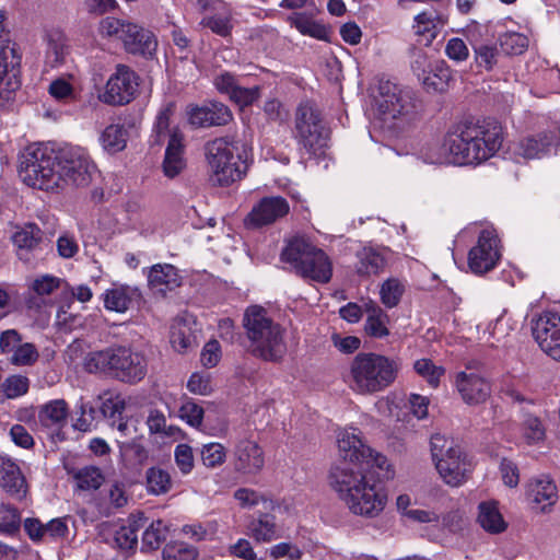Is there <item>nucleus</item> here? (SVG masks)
Instances as JSON below:
<instances>
[{"mask_svg": "<svg viewBox=\"0 0 560 560\" xmlns=\"http://www.w3.org/2000/svg\"><path fill=\"white\" fill-rule=\"evenodd\" d=\"M502 141V127L497 120L465 119L448 129L442 150L448 163L479 164L493 156L501 148Z\"/></svg>", "mask_w": 560, "mask_h": 560, "instance_id": "obj_1", "label": "nucleus"}, {"mask_svg": "<svg viewBox=\"0 0 560 560\" xmlns=\"http://www.w3.org/2000/svg\"><path fill=\"white\" fill-rule=\"evenodd\" d=\"M328 479L353 514L375 517L385 509L387 495L368 472L355 470L347 463H339L331 467Z\"/></svg>", "mask_w": 560, "mask_h": 560, "instance_id": "obj_2", "label": "nucleus"}, {"mask_svg": "<svg viewBox=\"0 0 560 560\" xmlns=\"http://www.w3.org/2000/svg\"><path fill=\"white\" fill-rule=\"evenodd\" d=\"M243 327L249 342V353L265 362L281 363L288 351L285 329L269 315L266 308L252 305L243 316Z\"/></svg>", "mask_w": 560, "mask_h": 560, "instance_id": "obj_3", "label": "nucleus"}, {"mask_svg": "<svg viewBox=\"0 0 560 560\" xmlns=\"http://www.w3.org/2000/svg\"><path fill=\"white\" fill-rule=\"evenodd\" d=\"M84 368L90 373H103L122 383L137 384L148 373V360L142 352L130 347L114 345L89 352Z\"/></svg>", "mask_w": 560, "mask_h": 560, "instance_id": "obj_4", "label": "nucleus"}, {"mask_svg": "<svg viewBox=\"0 0 560 560\" xmlns=\"http://www.w3.org/2000/svg\"><path fill=\"white\" fill-rule=\"evenodd\" d=\"M398 371L399 363L396 360L373 352H361L350 364L349 385L358 394H375L390 386Z\"/></svg>", "mask_w": 560, "mask_h": 560, "instance_id": "obj_5", "label": "nucleus"}, {"mask_svg": "<svg viewBox=\"0 0 560 560\" xmlns=\"http://www.w3.org/2000/svg\"><path fill=\"white\" fill-rule=\"evenodd\" d=\"M59 149L48 143L28 145L20 158L19 174L23 182L42 190L60 188Z\"/></svg>", "mask_w": 560, "mask_h": 560, "instance_id": "obj_6", "label": "nucleus"}, {"mask_svg": "<svg viewBox=\"0 0 560 560\" xmlns=\"http://www.w3.org/2000/svg\"><path fill=\"white\" fill-rule=\"evenodd\" d=\"M338 450L342 457L341 463L351 465L355 470L368 472L374 477L375 481L394 476L387 458L382 454H374L373 450L362 442L360 432L355 429L339 435Z\"/></svg>", "mask_w": 560, "mask_h": 560, "instance_id": "obj_7", "label": "nucleus"}, {"mask_svg": "<svg viewBox=\"0 0 560 560\" xmlns=\"http://www.w3.org/2000/svg\"><path fill=\"white\" fill-rule=\"evenodd\" d=\"M206 158L211 171V180L219 186H229L240 180L247 165L238 153L237 143L229 138H217L206 147Z\"/></svg>", "mask_w": 560, "mask_h": 560, "instance_id": "obj_8", "label": "nucleus"}, {"mask_svg": "<svg viewBox=\"0 0 560 560\" xmlns=\"http://www.w3.org/2000/svg\"><path fill=\"white\" fill-rule=\"evenodd\" d=\"M98 32L103 37L117 38L127 54L152 59L158 49L155 35L141 25L107 16L100 22Z\"/></svg>", "mask_w": 560, "mask_h": 560, "instance_id": "obj_9", "label": "nucleus"}, {"mask_svg": "<svg viewBox=\"0 0 560 560\" xmlns=\"http://www.w3.org/2000/svg\"><path fill=\"white\" fill-rule=\"evenodd\" d=\"M294 138L311 154H317L327 145L329 130L322 112L312 102L301 103L294 115Z\"/></svg>", "mask_w": 560, "mask_h": 560, "instance_id": "obj_10", "label": "nucleus"}, {"mask_svg": "<svg viewBox=\"0 0 560 560\" xmlns=\"http://www.w3.org/2000/svg\"><path fill=\"white\" fill-rule=\"evenodd\" d=\"M95 164L88 152L80 147H65L59 149L58 175L60 188L66 185L85 187L92 180Z\"/></svg>", "mask_w": 560, "mask_h": 560, "instance_id": "obj_11", "label": "nucleus"}, {"mask_svg": "<svg viewBox=\"0 0 560 560\" xmlns=\"http://www.w3.org/2000/svg\"><path fill=\"white\" fill-rule=\"evenodd\" d=\"M380 113L396 119L416 112L417 105L411 92L399 89L390 81H381L374 95Z\"/></svg>", "mask_w": 560, "mask_h": 560, "instance_id": "obj_12", "label": "nucleus"}, {"mask_svg": "<svg viewBox=\"0 0 560 560\" xmlns=\"http://www.w3.org/2000/svg\"><path fill=\"white\" fill-rule=\"evenodd\" d=\"M139 75L127 65L118 63L107 80L101 101L108 105H126L137 95Z\"/></svg>", "mask_w": 560, "mask_h": 560, "instance_id": "obj_13", "label": "nucleus"}, {"mask_svg": "<svg viewBox=\"0 0 560 560\" xmlns=\"http://www.w3.org/2000/svg\"><path fill=\"white\" fill-rule=\"evenodd\" d=\"M435 467L443 481L451 487H459L469 478L472 463L459 445L453 442L446 448L445 455L439 457Z\"/></svg>", "mask_w": 560, "mask_h": 560, "instance_id": "obj_14", "label": "nucleus"}, {"mask_svg": "<svg viewBox=\"0 0 560 560\" xmlns=\"http://www.w3.org/2000/svg\"><path fill=\"white\" fill-rule=\"evenodd\" d=\"M499 238L493 231L482 230L477 244L469 250L468 266L474 273L492 270L500 259Z\"/></svg>", "mask_w": 560, "mask_h": 560, "instance_id": "obj_15", "label": "nucleus"}, {"mask_svg": "<svg viewBox=\"0 0 560 560\" xmlns=\"http://www.w3.org/2000/svg\"><path fill=\"white\" fill-rule=\"evenodd\" d=\"M290 212L288 200L281 196L261 198L245 217L244 224L248 229H260L271 225Z\"/></svg>", "mask_w": 560, "mask_h": 560, "instance_id": "obj_16", "label": "nucleus"}, {"mask_svg": "<svg viewBox=\"0 0 560 560\" xmlns=\"http://www.w3.org/2000/svg\"><path fill=\"white\" fill-rule=\"evenodd\" d=\"M533 336L547 355L560 361V316L558 314L540 315L533 325Z\"/></svg>", "mask_w": 560, "mask_h": 560, "instance_id": "obj_17", "label": "nucleus"}, {"mask_svg": "<svg viewBox=\"0 0 560 560\" xmlns=\"http://www.w3.org/2000/svg\"><path fill=\"white\" fill-rule=\"evenodd\" d=\"M189 122L197 128L225 126L233 119L231 109L223 103L209 102L202 106L191 107L188 112Z\"/></svg>", "mask_w": 560, "mask_h": 560, "instance_id": "obj_18", "label": "nucleus"}, {"mask_svg": "<svg viewBox=\"0 0 560 560\" xmlns=\"http://www.w3.org/2000/svg\"><path fill=\"white\" fill-rule=\"evenodd\" d=\"M265 465L261 447L252 440L243 439L234 448V468L245 475L258 474Z\"/></svg>", "mask_w": 560, "mask_h": 560, "instance_id": "obj_19", "label": "nucleus"}, {"mask_svg": "<svg viewBox=\"0 0 560 560\" xmlns=\"http://www.w3.org/2000/svg\"><path fill=\"white\" fill-rule=\"evenodd\" d=\"M456 384L464 401L470 405L485 402L491 394L490 383L476 373L460 372Z\"/></svg>", "mask_w": 560, "mask_h": 560, "instance_id": "obj_20", "label": "nucleus"}, {"mask_svg": "<svg viewBox=\"0 0 560 560\" xmlns=\"http://www.w3.org/2000/svg\"><path fill=\"white\" fill-rule=\"evenodd\" d=\"M0 487L10 495L22 499L27 483L19 465L10 457L0 455Z\"/></svg>", "mask_w": 560, "mask_h": 560, "instance_id": "obj_21", "label": "nucleus"}, {"mask_svg": "<svg viewBox=\"0 0 560 560\" xmlns=\"http://www.w3.org/2000/svg\"><path fill=\"white\" fill-rule=\"evenodd\" d=\"M354 271L361 278L378 277L387 267V257L380 249L364 246L355 253Z\"/></svg>", "mask_w": 560, "mask_h": 560, "instance_id": "obj_22", "label": "nucleus"}, {"mask_svg": "<svg viewBox=\"0 0 560 560\" xmlns=\"http://www.w3.org/2000/svg\"><path fill=\"white\" fill-rule=\"evenodd\" d=\"M316 247L317 246L305 236H293L287 241L281 252V260L289 264L292 270L300 276V269L304 268L303 265Z\"/></svg>", "mask_w": 560, "mask_h": 560, "instance_id": "obj_23", "label": "nucleus"}, {"mask_svg": "<svg viewBox=\"0 0 560 560\" xmlns=\"http://www.w3.org/2000/svg\"><path fill=\"white\" fill-rule=\"evenodd\" d=\"M527 499L534 509L545 512L558 500V491L555 482L548 477L533 479L527 485Z\"/></svg>", "mask_w": 560, "mask_h": 560, "instance_id": "obj_24", "label": "nucleus"}, {"mask_svg": "<svg viewBox=\"0 0 560 560\" xmlns=\"http://www.w3.org/2000/svg\"><path fill=\"white\" fill-rule=\"evenodd\" d=\"M183 140L184 136L177 130L172 131L170 135L162 164L163 173L168 178H174L179 175L186 166Z\"/></svg>", "mask_w": 560, "mask_h": 560, "instance_id": "obj_25", "label": "nucleus"}, {"mask_svg": "<svg viewBox=\"0 0 560 560\" xmlns=\"http://www.w3.org/2000/svg\"><path fill=\"white\" fill-rule=\"evenodd\" d=\"M300 269V276L318 283H328L332 276V265L328 255L316 247L310 258Z\"/></svg>", "mask_w": 560, "mask_h": 560, "instance_id": "obj_26", "label": "nucleus"}, {"mask_svg": "<svg viewBox=\"0 0 560 560\" xmlns=\"http://www.w3.org/2000/svg\"><path fill=\"white\" fill-rule=\"evenodd\" d=\"M148 282L154 293L164 296L167 291H172L180 285V277L174 266L158 264L151 268L148 275Z\"/></svg>", "mask_w": 560, "mask_h": 560, "instance_id": "obj_27", "label": "nucleus"}, {"mask_svg": "<svg viewBox=\"0 0 560 560\" xmlns=\"http://www.w3.org/2000/svg\"><path fill=\"white\" fill-rule=\"evenodd\" d=\"M13 243L18 247V256L21 260L30 262L32 254L39 248L43 242V232L34 223L26 224L13 234Z\"/></svg>", "mask_w": 560, "mask_h": 560, "instance_id": "obj_28", "label": "nucleus"}, {"mask_svg": "<svg viewBox=\"0 0 560 560\" xmlns=\"http://www.w3.org/2000/svg\"><path fill=\"white\" fill-rule=\"evenodd\" d=\"M363 310L366 313L365 332L373 338H383L389 334L386 323L388 316L385 311L374 301L364 303Z\"/></svg>", "mask_w": 560, "mask_h": 560, "instance_id": "obj_29", "label": "nucleus"}, {"mask_svg": "<svg viewBox=\"0 0 560 560\" xmlns=\"http://www.w3.org/2000/svg\"><path fill=\"white\" fill-rule=\"evenodd\" d=\"M553 132H542L527 137L518 143L517 154L524 159H539L553 144Z\"/></svg>", "mask_w": 560, "mask_h": 560, "instance_id": "obj_30", "label": "nucleus"}, {"mask_svg": "<svg viewBox=\"0 0 560 560\" xmlns=\"http://www.w3.org/2000/svg\"><path fill=\"white\" fill-rule=\"evenodd\" d=\"M68 418V405L63 399H55L43 405L38 411L39 422L46 427H63Z\"/></svg>", "mask_w": 560, "mask_h": 560, "instance_id": "obj_31", "label": "nucleus"}, {"mask_svg": "<svg viewBox=\"0 0 560 560\" xmlns=\"http://www.w3.org/2000/svg\"><path fill=\"white\" fill-rule=\"evenodd\" d=\"M452 80V71L444 60H438L431 70L422 77V83L427 90L445 92Z\"/></svg>", "mask_w": 560, "mask_h": 560, "instance_id": "obj_32", "label": "nucleus"}, {"mask_svg": "<svg viewBox=\"0 0 560 560\" xmlns=\"http://www.w3.org/2000/svg\"><path fill=\"white\" fill-rule=\"evenodd\" d=\"M478 522L485 530L492 534H499L506 528V523L497 505L491 502L480 503Z\"/></svg>", "mask_w": 560, "mask_h": 560, "instance_id": "obj_33", "label": "nucleus"}, {"mask_svg": "<svg viewBox=\"0 0 560 560\" xmlns=\"http://www.w3.org/2000/svg\"><path fill=\"white\" fill-rule=\"evenodd\" d=\"M248 533L258 542H269L277 538L275 516L260 514L258 518H254L249 523Z\"/></svg>", "mask_w": 560, "mask_h": 560, "instance_id": "obj_34", "label": "nucleus"}, {"mask_svg": "<svg viewBox=\"0 0 560 560\" xmlns=\"http://www.w3.org/2000/svg\"><path fill=\"white\" fill-rule=\"evenodd\" d=\"M128 131L119 124L107 126L101 135V143L109 153L122 151L127 145Z\"/></svg>", "mask_w": 560, "mask_h": 560, "instance_id": "obj_35", "label": "nucleus"}, {"mask_svg": "<svg viewBox=\"0 0 560 560\" xmlns=\"http://www.w3.org/2000/svg\"><path fill=\"white\" fill-rule=\"evenodd\" d=\"M406 292V283L396 277L387 278L380 287V300L387 308L396 307Z\"/></svg>", "mask_w": 560, "mask_h": 560, "instance_id": "obj_36", "label": "nucleus"}, {"mask_svg": "<svg viewBox=\"0 0 560 560\" xmlns=\"http://www.w3.org/2000/svg\"><path fill=\"white\" fill-rule=\"evenodd\" d=\"M171 343L178 352H186L197 347V338L185 320H179L171 328Z\"/></svg>", "mask_w": 560, "mask_h": 560, "instance_id": "obj_37", "label": "nucleus"}, {"mask_svg": "<svg viewBox=\"0 0 560 560\" xmlns=\"http://www.w3.org/2000/svg\"><path fill=\"white\" fill-rule=\"evenodd\" d=\"M170 526L162 520L154 521L142 535V550H156L166 540Z\"/></svg>", "mask_w": 560, "mask_h": 560, "instance_id": "obj_38", "label": "nucleus"}, {"mask_svg": "<svg viewBox=\"0 0 560 560\" xmlns=\"http://www.w3.org/2000/svg\"><path fill=\"white\" fill-rule=\"evenodd\" d=\"M142 518L139 520H129L128 525L121 526L115 533L114 540L118 548L129 550L136 548L138 544V530L143 527V523H141Z\"/></svg>", "mask_w": 560, "mask_h": 560, "instance_id": "obj_39", "label": "nucleus"}, {"mask_svg": "<svg viewBox=\"0 0 560 560\" xmlns=\"http://www.w3.org/2000/svg\"><path fill=\"white\" fill-rule=\"evenodd\" d=\"M148 491L153 494H164L172 488V479L170 474L159 467H151L147 470Z\"/></svg>", "mask_w": 560, "mask_h": 560, "instance_id": "obj_40", "label": "nucleus"}, {"mask_svg": "<svg viewBox=\"0 0 560 560\" xmlns=\"http://www.w3.org/2000/svg\"><path fill=\"white\" fill-rule=\"evenodd\" d=\"M77 487L83 491L97 490L104 482V476L100 468L94 466L83 467L73 476Z\"/></svg>", "mask_w": 560, "mask_h": 560, "instance_id": "obj_41", "label": "nucleus"}, {"mask_svg": "<svg viewBox=\"0 0 560 560\" xmlns=\"http://www.w3.org/2000/svg\"><path fill=\"white\" fill-rule=\"evenodd\" d=\"M290 20L303 35H308L320 40L328 39L329 32L325 25L319 24L303 14H295L291 16Z\"/></svg>", "mask_w": 560, "mask_h": 560, "instance_id": "obj_42", "label": "nucleus"}, {"mask_svg": "<svg viewBox=\"0 0 560 560\" xmlns=\"http://www.w3.org/2000/svg\"><path fill=\"white\" fill-rule=\"evenodd\" d=\"M198 556V549L184 541H171L162 551L163 560H196Z\"/></svg>", "mask_w": 560, "mask_h": 560, "instance_id": "obj_43", "label": "nucleus"}, {"mask_svg": "<svg viewBox=\"0 0 560 560\" xmlns=\"http://www.w3.org/2000/svg\"><path fill=\"white\" fill-rule=\"evenodd\" d=\"M104 303L107 310L119 313L127 311L131 303L130 289L121 285L107 290Z\"/></svg>", "mask_w": 560, "mask_h": 560, "instance_id": "obj_44", "label": "nucleus"}, {"mask_svg": "<svg viewBox=\"0 0 560 560\" xmlns=\"http://www.w3.org/2000/svg\"><path fill=\"white\" fill-rule=\"evenodd\" d=\"M30 380L23 375H11L0 386V401L13 399L27 393Z\"/></svg>", "mask_w": 560, "mask_h": 560, "instance_id": "obj_45", "label": "nucleus"}, {"mask_svg": "<svg viewBox=\"0 0 560 560\" xmlns=\"http://www.w3.org/2000/svg\"><path fill=\"white\" fill-rule=\"evenodd\" d=\"M523 434L529 445L544 441L546 430L541 420L536 416L526 415L523 421Z\"/></svg>", "mask_w": 560, "mask_h": 560, "instance_id": "obj_46", "label": "nucleus"}, {"mask_svg": "<svg viewBox=\"0 0 560 560\" xmlns=\"http://www.w3.org/2000/svg\"><path fill=\"white\" fill-rule=\"evenodd\" d=\"M21 516L14 506L10 504L0 505V532L14 534L20 529Z\"/></svg>", "mask_w": 560, "mask_h": 560, "instance_id": "obj_47", "label": "nucleus"}, {"mask_svg": "<svg viewBox=\"0 0 560 560\" xmlns=\"http://www.w3.org/2000/svg\"><path fill=\"white\" fill-rule=\"evenodd\" d=\"M225 457V447L220 443H208L201 448V460L208 468H214L222 465Z\"/></svg>", "mask_w": 560, "mask_h": 560, "instance_id": "obj_48", "label": "nucleus"}, {"mask_svg": "<svg viewBox=\"0 0 560 560\" xmlns=\"http://www.w3.org/2000/svg\"><path fill=\"white\" fill-rule=\"evenodd\" d=\"M500 46L506 55H521L527 46L528 39L520 33H505L500 36Z\"/></svg>", "mask_w": 560, "mask_h": 560, "instance_id": "obj_49", "label": "nucleus"}, {"mask_svg": "<svg viewBox=\"0 0 560 560\" xmlns=\"http://www.w3.org/2000/svg\"><path fill=\"white\" fill-rule=\"evenodd\" d=\"M415 371L424 377L428 383L436 387L440 382V377L444 374V369L436 366L430 359L417 360L413 364Z\"/></svg>", "mask_w": 560, "mask_h": 560, "instance_id": "obj_50", "label": "nucleus"}, {"mask_svg": "<svg viewBox=\"0 0 560 560\" xmlns=\"http://www.w3.org/2000/svg\"><path fill=\"white\" fill-rule=\"evenodd\" d=\"M201 24L221 37L230 36L233 30L230 15L214 14L205 16L201 21Z\"/></svg>", "mask_w": 560, "mask_h": 560, "instance_id": "obj_51", "label": "nucleus"}, {"mask_svg": "<svg viewBox=\"0 0 560 560\" xmlns=\"http://www.w3.org/2000/svg\"><path fill=\"white\" fill-rule=\"evenodd\" d=\"M38 351L33 343H20L13 352L10 361L14 365H32L38 360Z\"/></svg>", "mask_w": 560, "mask_h": 560, "instance_id": "obj_52", "label": "nucleus"}, {"mask_svg": "<svg viewBox=\"0 0 560 560\" xmlns=\"http://www.w3.org/2000/svg\"><path fill=\"white\" fill-rule=\"evenodd\" d=\"M259 96L260 86L245 88L238 83L229 98L240 107H246L256 102Z\"/></svg>", "mask_w": 560, "mask_h": 560, "instance_id": "obj_53", "label": "nucleus"}, {"mask_svg": "<svg viewBox=\"0 0 560 560\" xmlns=\"http://www.w3.org/2000/svg\"><path fill=\"white\" fill-rule=\"evenodd\" d=\"M49 94L59 102L69 103L75 100L73 86L63 78H58L49 84Z\"/></svg>", "mask_w": 560, "mask_h": 560, "instance_id": "obj_54", "label": "nucleus"}, {"mask_svg": "<svg viewBox=\"0 0 560 560\" xmlns=\"http://www.w3.org/2000/svg\"><path fill=\"white\" fill-rule=\"evenodd\" d=\"M3 15L0 14V81L8 73L10 66L14 67V49L5 44L3 38Z\"/></svg>", "mask_w": 560, "mask_h": 560, "instance_id": "obj_55", "label": "nucleus"}, {"mask_svg": "<svg viewBox=\"0 0 560 560\" xmlns=\"http://www.w3.org/2000/svg\"><path fill=\"white\" fill-rule=\"evenodd\" d=\"M125 408V399L120 396H115L103 401L101 412L105 418L112 420L110 425L114 427L116 424V419L122 416Z\"/></svg>", "mask_w": 560, "mask_h": 560, "instance_id": "obj_56", "label": "nucleus"}, {"mask_svg": "<svg viewBox=\"0 0 560 560\" xmlns=\"http://www.w3.org/2000/svg\"><path fill=\"white\" fill-rule=\"evenodd\" d=\"M203 408L192 400L185 401L179 408V416L191 427H199L203 419Z\"/></svg>", "mask_w": 560, "mask_h": 560, "instance_id": "obj_57", "label": "nucleus"}, {"mask_svg": "<svg viewBox=\"0 0 560 560\" xmlns=\"http://www.w3.org/2000/svg\"><path fill=\"white\" fill-rule=\"evenodd\" d=\"M62 280L51 275H44L36 278L32 283V290L36 295L45 296L59 289Z\"/></svg>", "mask_w": 560, "mask_h": 560, "instance_id": "obj_58", "label": "nucleus"}, {"mask_svg": "<svg viewBox=\"0 0 560 560\" xmlns=\"http://www.w3.org/2000/svg\"><path fill=\"white\" fill-rule=\"evenodd\" d=\"M175 463L182 474H189L194 466V453L192 448L188 444H178L174 452Z\"/></svg>", "mask_w": 560, "mask_h": 560, "instance_id": "obj_59", "label": "nucleus"}, {"mask_svg": "<svg viewBox=\"0 0 560 560\" xmlns=\"http://www.w3.org/2000/svg\"><path fill=\"white\" fill-rule=\"evenodd\" d=\"M187 388L196 395H209L212 392L211 378L208 373H192L188 380Z\"/></svg>", "mask_w": 560, "mask_h": 560, "instance_id": "obj_60", "label": "nucleus"}, {"mask_svg": "<svg viewBox=\"0 0 560 560\" xmlns=\"http://www.w3.org/2000/svg\"><path fill=\"white\" fill-rule=\"evenodd\" d=\"M269 555L273 560L288 558L289 560H300L303 556L302 550L291 542H280L269 549Z\"/></svg>", "mask_w": 560, "mask_h": 560, "instance_id": "obj_61", "label": "nucleus"}, {"mask_svg": "<svg viewBox=\"0 0 560 560\" xmlns=\"http://www.w3.org/2000/svg\"><path fill=\"white\" fill-rule=\"evenodd\" d=\"M474 50L476 54V62L479 67L491 70L497 63L498 50L495 47L489 45H479L474 46Z\"/></svg>", "mask_w": 560, "mask_h": 560, "instance_id": "obj_62", "label": "nucleus"}, {"mask_svg": "<svg viewBox=\"0 0 560 560\" xmlns=\"http://www.w3.org/2000/svg\"><path fill=\"white\" fill-rule=\"evenodd\" d=\"M445 54L450 59L459 62L468 58L469 50L462 38L453 37L446 43Z\"/></svg>", "mask_w": 560, "mask_h": 560, "instance_id": "obj_63", "label": "nucleus"}, {"mask_svg": "<svg viewBox=\"0 0 560 560\" xmlns=\"http://www.w3.org/2000/svg\"><path fill=\"white\" fill-rule=\"evenodd\" d=\"M238 83H240V79L236 75H234L233 73L228 72V71L219 73L213 79V84H214L215 89L221 94H226L228 96H230L232 94V92L234 91V89L236 88V85Z\"/></svg>", "mask_w": 560, "mask_h": 560, "instance_id": "obj_64", "label": "nucleus"}]
</instances>
